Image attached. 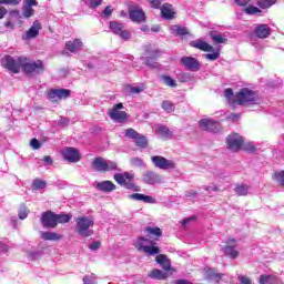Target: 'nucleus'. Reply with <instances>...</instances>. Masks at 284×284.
<instances>
[{"mask_svg": "<svg viewBox=\"0 0 284 284\" xmlns=\"http://www.w3.org/2000/svg\"><path fill=\"white\" fill-rule=\"evenodd\" d=\"M225 99L227 100L229 105H234V91L232 88H227L224 90Z\"/></svg>", "mask_w": 284, "mask_h": 284, "instance_id": "nucleus-38", "label": "nucleus"}, {"mask_svg": "<svg viewBox=\"0 0 284 284\" xmlns=\"http://www.w3.org/2000/svg\"><path fill=\"white\" fill-rule=\"evenodd\" d=\"M118 164L114 161H106V168H105V172H112L114 170H116Z\"/></svg>", "mask_w": 284, "mask_h": 284, "instance_id": "nucleus-51", "label": "nucleus"}, {"mask_svg": "<svg viewBox=\"0 0 284 284\" xmlns=\"http://www.w3.org/2000/svg\"><path fill=\"white\" fill-rule=\"evenodd\" d=\"M261 104V97H258V93L251 91L250 92V106L252 105H260Z\"/></svg>", "mask_w": 284, "mask_h": 284, "instance_id": "nucleus-37", "label": "nucleus"}, {"mask_svg": "<svg viewBox=\"0 0 284 284\" xmlns=\"http://www.w3.org/2000/svg\"><path fill=\"white\" fill-rule=\"evenodd\" d=\"M95 187L99 190V192H114V190H116L114 182L109 180L99 182Z\"/></svg>", "mask_w": 284, "mask_h": 284, "instance_id": "nucleus-25", "label": "nucleus"}, {"mask_svg": "<svg viewBox=\"0 0 284 284\" xmlns=\"http://www.w3.org/2000/svg\"><path fill=\"white\" fill-rule=\"evenodd\" d=\"M91 165L93 170H95L97 172H105L106 160L101 156H98L92 161Z\"/></svg>", "mask_w": 284, "mask_h": 284, "instance_id": "nucleus-29", "label": "nucleus"}, {"mask_svg": "<svg viewBox=\"0 0 284 284\" xmlns=\"http://www.w3.org/2000/svg\"><path fill=\"white\" fill-rule=\"evenodd\" d=\"M19 63L24 74H41L45 72V65L42 60L30 61V58L19 57Z\"/></svg>", "mask_w": 284, "mask_h": 284, "instance_id": "nucleus-2", "label": "nucleus"}, {"mask_svg": "<svg viewBox=\"0 0 284 284\" xmlns=\"http://www.w3.org/2000/svg\"><path fill=\"white\" fill-rule=\"evenodd\" d=\"M163 83L169 88H176V80L172 79L170 75H162L161 77Z\"/></svg>", "mask_w": 284, "mask_h": 284, "instance_id": "nucleus-39", "label": "nucleus"}, {"mask_svg": "<svg viewBox=\"0 0 284 284\" xmlns=\"http://www.w3.org/2000/svg\"><path fill=\"white\" fill-rule=\"evenodd\" d=\"M278 283V277L274 275H261L260 284H276Z\"/></svg>", "mask_w": 284, "mask_h": 284, "instance_id": "nucleus-31", "label": "nucleus"}, {"mask_svg": "<svg viewBox=\"0 0 284 284\" xmlns=\"http://www.w3.org/2000/svg\"><path fill=\"white\" fill-rule=\"evenodd\" d=\"M37 0H27V7L32 8V6H37Z\"/></svg>", "mask_w": 284, "mask_h": 284, "instance_id": "nucleus-64", "label": "nucleus"}, {"mask_svg": "<svg viewBox=\"0 0 284 284\" xmlns=\"http://www.w3.org/2000/svg\"><path fill=\"white\" fill-rule=\"evenodd\" d=\"M129 17L134 23H145V12L143 9H133L129 11Z\"/></svg>", "mask_w": 284, "mask_h": 284, "instance_id": "nucleus-19", "label": "nucleus"}, {"mask_svg": "<svg viewBox=\"0 0 284 284\" xmlns=\"http://www.w3.org/2000/svg\"><path fill=\"white\" fill-rule=\"evenodd\" d=\"M72 91L70 89H51L48 92V99L51 103H59L62 99H69Z\"/></svg>", "mask_w": 284, "mask_h": 284, "instance_id": "nucleus-11", "label": "nucleus"}, {"mask_svg": "<svg viewBox=\"0 0 284 284\" xmlns=\"http://www.w3.org/2000/svg\"><path fill=\"white\" fill-rule=\"evenodd\" d=\"M0 63L4 70H9L12 74H19V72H21V62H19V58L14 60L12 55L7 54L1 59Z\"/></svg>", "mask_w": 284, "mask_h": 284, "instance_id": "nucleus-7", "label": "nucleus"}, {"mask_svg": "<svg viewBox=\"0 0 284 284\" xmlns=\"http://www.w3.org/2000/svg\"><path fill=\"white\" fill-rule=\"evenodd\" d=\"M176 34L179 37H185V34H190V32H187V28L185 27H178Z\"/></svg>", "mask_w": 284, "mask_h": 284, "instance_id": "nucleus-53", "label": "nucleus"}, {"mask_svg": "<svg viewBox=\"0 0 284 284\" xmlns=\"http://www.w3.org/2000/svg\"><path fill=\"white\" fill-rule=\"evenodd\" d=\"M151 162L153 163L154 168H158L159 170H174V168H176V163H174L173 160H168L162 155L151 156Z\"/></svg>", "mask_w": 284, "mask_h": 284, "instance_id": "nucleus-9", "label": "nucleus"}, {"mask_svg": "<svg viewBox=\"0 0 284 284\" xmlns=\"http://www.w3.org/2000/svg\"><path fill=\"white\" fill-rule=\"evenodd\" d=\"M180 63L190 72H199L201 70V61L194 57L184 55L180 59Z\"/></svg>", "mask_w": 284, "mask_h": 284, "instance_id": "nucleus-12", "label": "nucleus"}, {"mask_svg": "<svg viewBox=\"0 0 284 284\" xmlns=\"http://www.w3.org/2000/svg\"><path fill=\"white\" fill-rule=\"evenodd\" d=\"M91 227H94V220L88 217V216H79L75 220V232L80 236H83V239H88L94 234V230Z\"/></svg>", "mask_w": 284, "mask_h": 284, "instance_id": "nucleus-3", "label": "nucleus"}, {"mask_svg": "<svg viewBox=\"0 0 284 284\" xmlns=\"http://www.w3.org/2000/svg\"><path fill=\"white\" fill-rule=\"evenodd\" d=\"M144 232H146L148 236H152L154 241H159L161 236H163V231L159 226H155V227L146 226L144 229Z\"/></svg>", "mask_w": 284, "mask_h": 284, "instance_id": "nucleus-28", "label": "nucleus"}, {"mask_svg": "<svg viewBox=\"0 0 284 284\" xmlns=\"http://www.w3.org/2000/svg\"><path fill=\"white\" fill-rule=\"evenodd\" d=\"M30 145L33 148V150H39V148H41V142H39L37 139H31Z\"/></svg>", "mask_w": 284, "mask_h": 284, "instance_id": "nucleus-55", "label": "nucleus"}, {"mask_svg": "<svg viewBox=\"0 0 284 284\" xmlns=\"http://www.w3.org/2000/svg\"><path fill=\"white\" fill-rule=\"evenodd\" d=\"M205 278H206V281H210L211 283H221V278H223V274L217 273L216 268H209L205 272Z\"/></svg>", "mask_w": 284, "mask_h": 284, "instance_id": "nucleus-26", "label": "nucleus"}, {"mask_svg": "<svg viewBox=\"0 0 284 284\" xmlns=\"http://www.w3.org/2000/svg\"><path fill=\"white\" fill-rule=\"evenodd\" d=\"M22 14L24 19H30V17H34V9L32 7H24Z\"/></svg>", "mask_w": 284, "mask_h": 284, "instance_id": "nucleus-45", "label": "nucleus"}, {"mask_svg": "<svg viewBox=\"0 0 284 284\" xmlns=\"http://www.w3.org/2000/svg\"><path fill=\"white\" fill-rule=\"evenodd\" d=\"M41 239H43V241H61L63 235L55 232H42Z\"/></svg>", "mask_w": 284, "mask_h": 284, "instance_id": "nucleus-30", "label": "nucleus"}, {"mask_svg": "<svg viewBox=\"0 0 284 284\" xmlns=\"http://www.w3.org/2000/svg\"><path fill=\"white\" fill-rule=\"evenodd\" d=\"M43 161L47 165H52V163H54V161L52 160V158L50 155H45L43 158Z\"/></svg>", "mask_w": 284, "mask_h": 284, "instance_id": "nucleus-59", "label": "nucleus"}, {"mask_svg": "<svg viewBox=\"0 0 284 284\" xmlns=\"http://www.w3.org/2000/svg\"><path fill=\"white\" fill-rule=\"evenodd\" d=\"M135 145L141 148V150H145V148L149 145L148 138L140 133L138 138H135Z\"/></svg>", "mask_w": 284, "mask_h": 284, "instance_id": "nucleus-32", "label": "nucleus"}, {"mask_svg": "<svg viewBox=\"0 0 284 284\" xmlns=\"http://www.w3.org/2000/svg\"><path fill=\"white\" fill-rule=\"evenodd\" d=\"M161 108L162 110H164V112H168L169 114H172V112H174L175 110L174 102L170 100L162 101Z\"/></svg>", "mask_w": 284, "mask_h": 284, "instance_id": "nucleus-34", "label": "nucleus"}, {"mask_svg": "<svg viewBox=\"0 0 284 284\" xmlns=\"http://www.w3.org/2000/svg\"><path fill=\"white\" fill-rule=\"evenodd\" d=\"M143 183L146 185H154L155 183H161V175L154 171H146L142 178Z\"/></svg>", "mask_w": 284, "mask_h": 284, "instance_id": "nucleus-18", "label": "nucleus"}, {"mask_svg": "<svg viewBox=\"0 0 284 284\" xmlns=\"http://www.w3.org/2000/svg\"><path fill=\"white\" fill-rule=\"evenodd\" d=\"M139 134H140V133H138L136 130H134V129H132V128H129V129H126V130L124 131V136H125L126 139H133V141H135V139L139 138Z\"/></svg>", "mask_w": 284, "mask_h": 284, "instance_id": "nucleus-42", "label": "nucleus"}, {"mask_svg": "<svg viewBox=\"0 0 284 284\" xmlns=\"http://www.w3.org/2000/svg\"><path fill=\"white\" fill-rule=\"evenodd\" d=\"M276 3V0H257V6L260 8H263L264 10H267V8H272Z\"/></svg>", "mask_w": 284, "mask_h": 284, "instance_id": "nucleus-40", "label": "nucleus"}, {"mask_svg": "<svg viewBox=\"0 0 284 284\" xmlns=\"http://www.w3.org/2000/svg\"><path fill=\"white\" fill-rule=\"evenodd\" d=\"M261 13V9L254 6H250V14H258Z\"/></svg>", "mask_w": 284, "mask_h": 284, "instance_id": "nucleus-57", "label": "nucleus"}, {"mask_svg": "<svg viewBox=\"0 0 284 284\" xmlns=\"http://www.w3.org/2000/svg\"><path fill=\"white\" fill-rule=\"evenodd\" d=\"M40 223L43 227L54 230V227H57V215L52 211L43 212Z\"/></svg>", "mask_w": 284, "mask_h": 284, "instance_id": "nucleus-14", "label": "nucleus"}, {"mask_svg": "<svg viewBox=\"0 0 284 284\" xmlns=\"http://www.w3.org/2000/svg\"><path fill=\"white\" fill-rule=\"evenodd\" d=\"M254 34L258 39H267L272 34V29L267 24H258L254 30Z\"/></svg>", "mask_w": 284, "mask_h": 284, "instance_id": "nucleus-23", "label": "nucleus"}, {"mask_svg": "<svg viewBox=\"0 0 284 284\" xmlns=\"http://www.w3.org/2000/svg\"><path fill=\"white\" fill-rule=\"evenodd\" d=\"M237 6L245 7L250 3V0H234Z\"/></svg>", "mask_w": 284, "mask_h": 284, "instance_id": "nucleus-60", "label": "nucleus"}, {"mask_svg": "<svg viewBox=\"0 0 284 284\" xmlns=\"http://www.w3.org/2000/svg\"><path fill=\"white\" fill-rule=\"evenodd\" d=\"M130 163L134 168H143V159H141V158H133V159H131Z\"/></svg>", "mask_w": 284, "mask_h": 284, "instance_id": "nucleus-47", "label": "nucleus"}, {"mask_svg": "<svg viewBox=\"0 0 284 284\" xmlns=\"http://www.w3.org/2000/svg\"><path fill=\"white\" fill-rule=\"evenodd\" d=\"M234 247H236V240L230 239L226 243V246L224 247L225 256H229V258H237L239 251H236Z\"/></svg>", "mask_w": 284, "mask_h": 284, "instance_id": "nucleus-17", "label": "nucleus"}, {"mask_svg": "<svg viewBox=\"0 0 284 284\" xmlns=\"http://www.w3.org/2000/svg\"><path fill=\"white\" fill-rule=\"evenodd\" d=\"M121 110H123V103L120 102L114 104L108 112L110 119L118 123H124V121H128V112Z\"/></svg>", "mask_w": 284, "mask_h": 284, "instance_id": "nucleus-8", "label": "nucleus"}, {"mask_svg": "<svg viewBox=\"0 0 284 284\" xmlns=\"http://www.w3.org/2000/svg\"><path fill=\"white\" fill-rule=\"evenodd\" d=\"M103 14L104 17H112V8L110 6L105 7Z\"/></svg>", "mask_w": 284, "mask_h": 284, "instance_id": "nucleus-58", "label": "nucleus"}, {"mask_svg": "<svg viewBox=\"0 0 284 284\" xmlns=\"http://www.w3.org/2000/svg\"><path fill=\"white\" fill-rule=\"evenodd\" d=\"M28 214H30V210L28 209V206H26V205L20 206L19 212H18L19 219H21V221H23L24 219H28Z\"/></svg>", "mask_w": 284, "mask_h": 284, "instance_id": "nucleus-43", "label": "nucleus"}, {"mask_svg": "<svg viewBox=\"0 0 284 284\" xmlns=\"http://www.w3.org/2000/svg\"><path fill=\"white\" fill-rule=\"evenodd\" d=\"M8 14V10L4 7H0V19H3Z\"/></svg>", "mask_w": 284, "mask_h": 284, "instance_id": "nucleus-62", "label": "nucleus"}, {"mask_svg": "<svg viewBox=\"0 0 284 284\" xmlns=\"http://www.w3.org/2000/svg\"><path fill=\"white\" fill-rule=\"evenodd\" d=\"M134 247L138 250V252H144V254H148V256H156V254H159L155 257V261L165 272L154 268L148 274L149 278H155V281H165V278H170V276H172L173 272H176V270L172 267V260L169 258L168 255L161 254V248L156 245L155 241L139 236Z\"/></svg>", "mask_w": 284, "mask_h": 284, "instance_id": "nucleus-1", "label": "nucleus"}, {"mask_svg": "<svg viewBox=\"0 0 284 284\" xmlns=\"http://www.w3.org/2000/svg\"><path fill=\"white\" fill-rule=\"evenodd\" d=\"M118 185L125 187V190H132V192H141V187L134 183V174L130 172L116 173L113 176Z\"/></svg>", "mask_w": 284, "mask_h": 284, "instance_id": "nucleus-4", "label": "nucleus"}, {"mask_svg": "<svg viewBox=\"0 0 284 284\" xmlns=\"http://www.w3.org/2000/svg\"><path fill=\"white\" fill-rule=\"evenodd\" d=\"M103 3V0H91L92 8H99Z\"/></svg>", "mask_w": 284, "mask_h": 284, "instance_id": "nucleus-61", "label": "nucleus"}, {"mask_svg": "<svg viewBox=\"0 0 284 284\" xmlns=\"http://www.w3.org/2000/svg\"><path fill=\"white\" fill-rule=\"evenodd\" d=\"M130 199H134V201H142L143 203H150L152 205L156 203V199L152 197L151 195H145L143 193H133L130 195Z\"/></svg>", "mask_w": 284, "mask_h": 284, "instance_id": "nucleus-27", "label": "nucleus"}, {"mask_svg": "<svg viewBox=\"0 0 284 284\" xmlns=\"http://www.w3.org/2000/svg\"><path fill=\"white\" fill-rule=\"evenodd\" d=\"M274 179L280 183V185H284V171L275 173Z\"/></svg>", "mask_w": 284, "mask_h": 284, "instance_id": "nucleus-50", "label": "nucleus"}, {"mask_svg": "<svg viewBox=\"0 0 284 284\" xmlns=\"http://www.w3.org/2000/svg\"><path fill=\"white\" fill-rule=\"evenodd\" d=\"M21 0H0L1 6H19Z\"/></svg>", "mask_w": 284, "mask_h": 284, "instance_id": "nucleus-48", "label": "nucleus"}, {"mask_svg": "<svg viewBox=\"0 0 284 284\" xmlns=\"http://www.w3.org/2000/svg\"><path fill=\"white\" fill-rule=\"evenodd\" d=\"M89 250H92V251L101 250V242L97 241V242L91 243L89 245Z\"/></svg>", "mask_w": 284, "mask_h": 284, "instance_id": "nucleus-56", "label": "nucleus"}, {"mask_svg": "<svg viewBox=\"0 0 284 284\" xmlns=\"http://www.w3.org/2000/svg\"><path fill=\"white\" fill-rule=\"evenodd\" d=\"M110 30L113 34H119L123 39V41H129L130 39V31L124 30L123 23L111 21L110 22Z\"/></svg>", "mask_w": 284, "mask_h": 284, "instance_id": "nucleus-15", "label": "nucleus"}, {"mask_svg": "<svg viewBox=\"0 0 284 284\" xmlns=\"http://www.w3.org/2000/svg\"><path fill=\"white\" fill-rule=\"evenodd\" d=\"M161 16L163 19H166V21H172L174 17H176V12L172 8V4L170 3H164L161 8Z\"/></svg>", "mask_w": 284, "mask_h": 284, "instance_id": "nucleus-21", "label": "nucleus"}, {"mask_svg": "<svg viewBox=\"0 0 284 284\" xmlns=\"http://www.w3.org/2000/svg\"><path fill=\"white\" fill-rule=\"evenodd\" d=\"M129 88L131 94H141L143 92V89L140 87H132V85H126Z\"/></svg>", "mask_w": 284, "mask_h": 284, "instance_id": "nucleus-52", "label": "nucleus"}, {"mask_svg": "<svg viewBox=\"0 0 284 284\" xmlns=\"http://www.w3.org/2000/svg\"><path fill=\"white\" fill-rule=\"evenodd\" d=\"M220 57H221V52H219V51L204 54V58H206L207 61H216Z\"/></svg>", "mask_w": 284, "mask_h": 284, "instance_id": "nucleus-46", "label": "nucleus"}, {"mask_svg": "<svg viewBox=\"0 0 284 284\" xmlns=\"http://www.w3.org/2000/svg\"><path fill=\"white\" fill-rule=\"evenodd\" d=\"M250 101V89H242L234 95L233 105H245Z\"/></svg>", "mask_w": 284, "mask_h": 284, "instance_id": "nucleus-16", "label": "nucleus"}, {"mask_svg": "<svg viewBox=\"0 0 284 284\" xmlns=\"http://www.w3.org/2000/svg\"><path fill=\"white\" fill-rule=\"evenodd\" d=\"M247 190L248 187L245 184L236 185L235 187V192L239 196H245L247 194Z\"/></svg>", "mask_w": 284, "mask_h": 284, "instance_id": "nucleus-44", "label": "nucleus"}, {"mask_svg": "<svg viewBox=\"0 0 284 284\" xmlns=\"http://www.w3.org/2000/svg\"><path fill=\"white\" fill-rule=\"evenodd\" d=\"M65 48L69 52L77 53L83 50V41L81 39L69 40L65 42Z\"/></svg>", "mask_w": 284, "mask_h": 284, "instance_id": "nucleus-22", "label": "nucleus"}, {"mask_svg": "<svg viewBox=\"0 0 284 284\" xmlns=\"http://www.w3.org/2000/svg\"><path fill=\"white\" fill-rule=\"evenodd\" d=\"M70 124V119L61 116L58 125H61L62 128H65Z\"/></svg>", "mask_w": 284, "mask_h": 284, "instance_id": "nucleus-54", "label": "nucleus"}, {"mask_svg": "<svg viewBox=\"0 0 284 284\" xmlns=\"http://www.w3.org/2000/svg\"><path fill=\"white\" fill-rule=\"evenodd\" d=\"M83 283L84 284H94V282L92 281V278H90V276H84L83 277Z\"/></svg>", "mask_w": 284, "mask_h": 284, "instance_id": "nucleus-63", "label": "nucleus"}, {"mask_svg": "<svg viewBox=\"0 0 284 284\" xmlns=\"http://www.w3.org/2000/svg\"><path fill=\"white\" fill-rule=\"evenodd\" d=\"M156 134H160V136H164L165 139H170L172 136V131H170V128L166 125H160L155 130Z\"/></svg>", "mask_w": 284, "mask_h": 284, "instance_id": "nucleus-33", "label": "nucleus"}, {"mask_svg": "<svg viewBox=\"0 0 284 284\" xmlns=\"http://www.w3.org/2000/svg\"><path fill=\"white\" fill-rule=\"evenodd\" d=\"M199 126L200 130H203V132H211L212 134H217V132H221V130H223L221 122L207 118L201 119L199 121Z\"/></svg>", "mask_w": 284, "mask_h": 284, "instance_id": "nucleus-6", "label": "nucleus"}, {"mask_svg": "<svg viewBox=\"0 0 284 284\" xmlns=\"http://www.w3.org/2000/svg\"><path fill=\"white\" fill-rule=\"evenodd\" d=\"M72 220V215L70 214H55V226L59 225V223H70Z\"/></svg>", "mask_w": 284, "mask_h": 284, "instance_id": "nucleus-35", "label": "nucleus"}, {"mask_svg": "<svg viewBox=\"0 0 284 284\" xmlns=\"http://www.w3.org/2000/svg\"><path fill=\"white\" fill-rule=\"evenodd\" d=\"M43 27L41 26V22H39V20H36L33 22V26L30 27V29L27 31L26 39H37V37H39V31Z\"/></svg>", "mask_w": 284, "mask_h": 284, "instance_id": "nucleus-24", "label": "nucleus"}, {"mask_svg": "<svg viewBox=\"0 0 284 284\" xmlns=\"http://www.w3.org/2000/svg\"><path fill=\"white\" fill-rule=\"evenodd\" d=\"M33 190H45L48 187V183L41 179H36L32 182Z\"/></svg>", "mask_w": 284, "mask_h": 284, "instance_id": "nucleus-36", "label": "nucleus"}, {"mask_svg": "<svg viewBox=\"0 0 284 284\" xmlns=\"http://www.w3.org/2000/svg\"><path fill=\"white\" fill-rule=\"evenodd\" d=\"M62 156L64 161H68L69 163H79L81 161V153L79 152V149L68 146L62 151Z\"/></svg>", "mask_w": 284, "mask_h": 284, "instance_id": "nucleus-13", "label": "nucleus"}, {"mask_svg": "<svg viewBox=\"0 0 284 284\" xmlns=\"http://www.w3.org/2000/svg\"><path fill=\"white\" fill-rule=\"evenodd\" d=\"M151 8H154V10H159V8H161V3H163V1L165 0H146Z\"/></svg>", "mask_w": 284, "mask_h": 284, "instance_id": "nucleus-49", "label": "nucleus"}, {"mask_svg": "<svg viewBox=\"0 0 284 284\" xmlns=\"http://www.w3.org/2000/svg\"><path fill=\"white\" fill-rule=\"evenodd\" d=\"M145 62L144 65L149 68H159V63H156L158 59H161V51L156 48V44H146L144 47Z\"/></svg>", "mask_w": 284, "mask_h": 284, "instance_id": "nucleus-5", "label": "nucleus"}, {"mask_svg": "<svg viewBox=\"0 0 284 284\" xmlns=\"http://www.w3.org/2000/svg\"><path fill=\"white\" fill-rule=\"evenodd\" d=\"M210 37L214 43H225L227 41V38H223L221 34H216L214 31L210 32Z\"/></svg>", "mask_w": 284, "mask_h": 284, "instance_id": "nucleus-41", "label": "nucleus"}, {"mask_svg": "<svg viewBox=\"0 0 284 284\" xmlns=\"http://www.w3.org/2000/svg\"><path fill=\"white\" fill-rule=\"evenodd\" d=\"M191 48L201 50L202 52H214V47L203 40H194L190 42Z\"/></svg>", "mask_w": 284, "mask_h": 284, "instance_id": "nucleus-20", "label": "nucleus"}, {"mask_svg": "<svg viewBox=\"0 0 284 284\" xmlns=\"http://www.w3.org/2000/svg\"><path fill=\"white\" fill-rule=\"evenodd\" d=\"M245 140L239 133H231L226 136V145L232 152H239L243 148Z\"/></svg>", "mask_w": 284, "mask_h": 284, "instance_id": "nucleus-10", "label": "nucleus"}]
</instances>
